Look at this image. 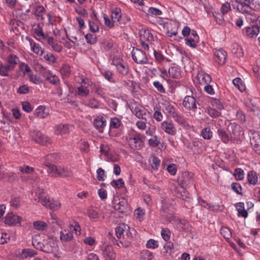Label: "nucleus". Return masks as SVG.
I'll use <instances>...</instances> for the list:
<instances>
[{"label": "nucleus", "instance_id": "obj_16", "mask_svg": "<svg viewBox=\"0 0 260 260\" xmlns=\"http://www.w3.org/2000/svg\"><path fill=\"white\" fill-rule=\"evenodd\" d=\"M182 104L186 109L189 110H194L197 109L196 100L192 96H186Z\"/></svg>", "mask_w": 260, "mask_h": 260}, {"label": "nucleus", "instance_id": "obj_50", "mask_svg": "<svg viewBox=\"0 0 260 260\" xmlns=\"http://www.w3.org/2000/svg\"><path fill=\"white\" fill-rule=\"evenodd\" d=\"M160 144V141L157 136L154 135L148 140V144L150 147H156Z\"/></svg>", "mask_w": 260, "mask_h": 260}, {"label": "nucleus", "instance_id": "obj_2", "mask_svg": "<svg viewBox=\"0 0 260 260\" xmlns=\"http://www.w3.org/2000/svg\"><path fill=\"white\" fill-rule=\"evenodd\" d=\"M47 165L49 167L48 173L53 177L72 178L73 176L72 172L67 168H57L56 166L51 165L49 163H47Z\"/></svg>", "mask_w": 260, "mask_h": 260}, {"label": "nucleus", "instance_id": "obj_5", "mask_svg": "<svg viewBox=\"0 0 260 260\" xmlns=\"http://www.w3.org/2000/svg\"><path fill=\"white\" fill-rule=\"evenodd\" d=\"M42 192L39 193V202H41L43 206L52 210H57L60 208V204L57 201L50 200L47 197L44 196Z\"/></svg>", "mask_w": 260, "mask_h": 260}, {"label": "nucleus", "instance_id": "obj_49", "mask_svg": "<svg viewBox=\"0 0 260 260\" xmlns=\"http://www.w3.org/2000/svg\"><path fill=\"white\" fill-rule=\"evenodd\" d=\"M46 80L48 81L50 83L53 85H57L59 82V79L55 75H53L51 73L48 72L46 76Z\"/></svg>", "mask_w": 260, "mask_h": 260}, {"label": "nucleus", "instance_id": "obj_30", "mask_svg": "<svg viewBox=\"0 0 260 260\" xmlns=\"http://www.w3.org/2000/svg\"><path fill=\"white\" fill-rule=\"evenodd\" d=\"M31 46V50L36 54L39 55H42L44 53V50L41 48L39 44L36 43L32 39H28Z\"/></svg>", "mask_w": 260, "mask_h": 260}, {"label": "nucleus", "instance_id": "obj_28", "mask_svg": "<svg viewBox=\"0 0 260 260\" xmlns=\"http://www.w3.org/2000/svg\"><path fill=\"white\" fill-rule=\"evenodd\" d=\"M153 54L156 62L159 64H162L164 61H170V60L165 57L159 51L154 50Z\"/></svg>", "mask_w": 260, "mask_h": 260}, {"label": "nucleus", "instance_id": "obj_11", "mask_svg": "<svg viewBox=\"0 0 260 260\" xmlns=\"http://www.w3.org/2000/svg\"><path fill=\"white\" fill-rule=\"evenodd\" d=\"M132 58L138 64H145L148 61L145 53L141 49L134 48L132 51Z\"/></svg>", "mask_w": 260, "mask_h": 260}, {"label": "nucleus", "instance_id": "obj_47", "mask_svg": "<svg viewBox=\"0 0 260 260\" xmlns=\"http://www.w3.org/2000/svg\"><path fill=\"white\" fill-rule=\"evenodd\" d=\"M60 72L63 77H68L71 72L70 67L68 64H63L60 69Z\"/></svg>", "mask_w": 260, "mask_h": 260}, {"label": "nucleus", "instance_id": "obj_37", "mask_svg": "<svg viewBox=\"0 0 260 260\" xmlns=\"http://www.w3.org/2000/svg\"><path fill=\"white\" fill-rule=\"evenodd\" d=\"M229 129L234 136L238 137L240 135V127L236 123H230L229 125Z\"/></svg>", "mask_w": 260, "mask_h": 260}, {"label": "nucleus", "instance_id": "obj_39", "mask_svg": "<svg viewBox=\"0 0 260 260\" xmlns=\"http://www.w3.org/2000/svg\"><path fill=\"white\" fill-rule=\"evenodd\" d=\"M33 225L35 229L40 231H44L47 227V224L44 221L40 220L34 222Z\"/></svg>", "mask_w": 260, "mask_h": 260}, {"label": "nucleus", "instance_id": "obj_18", "mask_svg": "<svg viewBox=\"0 0 260 260\" xmlns=\"http://www.w3.org/2000/svg\"><path fill=\"white\" fill-rule=\"evenodd\" d=\"M111 19L116 23L118 22V25L122 27L125 24V22L123 21L124 17H122L121 15V10L119 8H116L111 14Z\"/></svg>", "mask_w": 260, "mask_h": 260}, {"label": "nucleus", "instance_id": "obj_59", "mask_svg": "<svg viewBox=\"0 0 260 260\" xmlns=\"http://www.w3.org/2000/svg\"><path fill=\"white\" fill-rule=\"evenodd\" d=\"M210 102L212 106L217 108L219 110H222L223 109V106L219 100L216 99H212Z\"/></svg>", "mask_w": 260, "mask_h": 260}, {"label": "nucleus", "instance_id": "obj_9", "mask_svg": "<svg viewBox=\"0 0 260 260\" xmlns=\"http://www.w3.org/2000/svg\"><path fill=\"white\" fill-rule=\"evenodd\" d=\"M168 221L179 231H187L189 229V224L186 220L171 216L169 217Z\"/></svg>", "mask_w": 260, "mask_h": 260}, {"label": "nucleus", "instance_id": "obj_63", "mask_svg": "<svg viewBox=\"0 0 260 260\" xmlns=\"http://www.w3.org/2000/svg\"><path fill=\"white\" fill-rule=\"evenodd\" d=\"M232 189L238 194H242V187L239 183L234 182L232 184Z\"/></svg>", "mask_w": 260, "mask_h": 260}, {"label": "nucleus", "instance_id": "obj_60", "mask_svg": "<svg viewBox=\"0 0 260 260\" xmlns=\"http://www.w3.org/2000/svg\"><path fill=\"white\" fill-rule=\"evenodd\" d=\"M92 90L98 95H100L102 98H104L105 93L103 91V88L96 85H94L92 87Z\"/></svg>", "mask_w": 260, "mask_h": 260}, {"label": "nucleus", "instance_id": "obj_6", "mask_svg": "<svg viewBox=\"0 0 260 260\" xmlns=\"http://www.w3.org/2000/svg\"><path fill=\"white\" fill-rule=\"evenodd\" d=\"M114 209L120 213H124L129 209L127 200L124 198L115 197L113 200Z\"/></svg>", "mask_w": 260, "mask_h": 260}, {"label": "nucleus", "instance_id": "obj_29", "mask_svg": "<svg viewBox=\"0 0 260 260\" xmlns=\"http://www.w3.org/2000/svg\"><path fill=\"white\" fill-rule=\"evenodd\" d=\"M174 120L179 124L183 127L189 126L186 118L178 112L172 117Z\"/></svg>", "mask_w": 260, "mask_h": 260}, {"label": "nucleus", "instance_id": "obj_35", "mask_svg": "<svg viewBox=\"0 0 260 260\" xmlns=\"http://www.w3.org/2000/svg\"><path fill=\"white\" fill-rule=\"evenodd\" d=\"M114 42L110 40H103L101 42V47L105 51L110 50L113 47Z\"/></svg>", "mask_w": 260, "mask_h": 260}, {"label": "nucleus", "instance_id": "obj_32", "mask_svg": "<svg viewBox=\"0 0 260 260\" xmlns=\"http://www.w3.org/2000/svg\"><path fill=\"white\" fill-rule=\"evenodd\" d=\"M106 121L104 120L103 117H98L94 120V126L100 132H103V128L106 126Z\"/></svg>", "mask_w": 260, "mask_h": 260}, {"label": "nucleus", "instance_id": "obj_14", "mask_svg": "<svg viewBox=\"0 0 260 260\" xmlns=\"http://www.w3.org/2000/svg\"><path fill=\"white\" fill-rule=\"evenodd\" d=\"M250 144L253 146L256 153L260 154V133L254 132L250 137Z\"/></svg>", "mask_w": 260, "mask_h": 260}, {"label": "nucleus", "instance_id": "obj_22", "mask_svg": "<svg viewBox=\"0 0 260 260\" xmlns=\"http://www.w3.org/2000/svg\"><path fill=\"white\" fill-rule=\"evenodd\" d=\"M34 139L37 143L41 145H47L48 144L50 143L49 139L40 132L36 133Z\"/></svg>", "mask_w": 260, "mask_h": 260}, {"label": "nucleus", "instance_id": "obj_42", "mask_svg": "<svg viewBox=\"0 0 260 260\" xmlns=\"http://www.w3.org/2000/svg\"><path fill=\"white\" fill-rule=\"evenodd\" d=\"M37 254V252L31 249H24L21 253L22 258H27L28 257H33Z\"/></svg>", "mask_w": 260, "mask_h": 260}, {"label": "nucleus", "instance_id": "obj_1", "mask_svg": "<svg viewBox=\"0 0 260 260\" xmlns=\"http://www.w3.org/2000/svg\"><path fill=\"white\" fill-rule=\"evenodd\" d=\"M253 0H236L237 5L235 6L232 4L234 9L242 14L250 15L253 9Z\"/></svg>", "mask_w": 260, "mask_h": 260}, {"label": "nucleus", "instance_id": "obj_46", "mask_svg": "<svg viewBox=\"0 0 260 260\" xmlns=\"http://www.w3.org/2000/svg\"><path fill=\"white\" fill-rule=\"evenodd\" d=\"M201 135L204 139L210 140L212 137V132L210 128L205 127L202 129Z\"/></svg>", "mask_w": 260, "mask_h": 260}, {"label": "nucleus", "instance_id": "obj_61", "mask_svg": "<svg viewBox=\"0 0 260 260\" xmlns=\"http://www.w3.org/2000/svg\"><path fill=\"white\" fill-rule=\"evenodd\" d=\"M17 91L19 94H27L29 91V88L27 85L24 84L20 86L17 89Z\"/></svg>", "mask_w": 260, "mask_h": 260}, {"label": "nucleus", "instance_id": "obj_53", "mask_svg": "<svg viewBox=\"0 0 260 260\" xmlns=\"http://www.w3.org/2000/svg\"><path fill=\"white\" fill-rule=\"evenodd\" d=\"M234 175L237 180H242L244 176V171L241 168H237L235 170Z\"/></svg>", "mask_w": 260, "mask_h": 260}, {"label": "nucleus", "instance_id": "obj_54", "mask_svg": "<svg viewBox=\"0 0 260 260\" xmlns=\"http://www.w3.org/2000/svg\"><path fill=\"white\" fill-rule=\"evenodd\" d=\"M111 185L115 188H120L124 187V183L122 178H119L118 180H113L111 182Z\"/></svg>", "mask_w": 260, "mask_h": 260}, {"label": "nucleus", "instance_id": "obj_52", "mask_svg": "<svg viewBox=\"0 0 260 260\" xmlns=\"http://www.w3.org/2000/svg\"><path fill=\"white\" fill-rule=\"evenodd\" d=\"M223 15L218 12H214L213 13V16L216 21V23L219 25H223L224 23V20Z\"/></svg>", "mask_w": 260, "mask_h": 260}, {"label": "nucleus", "instance_id": "obj_10", "mask_svg": "<svg viewBox=\"0 0 260 260\" xmlns=\"http://www.w3.org/2000/svg\"><path fill=\"white\" fill-rule=\"evenodd\" d=\"M101 250L105 260H114L115 259L116 254L111 245L104 243L102 245Z\"/></svg>", "mask_w": 260, "mask_h": 260}, {"label": "nucleus", "instance_id": "obj_31", "mask_svg": "<svg viewBox=\"0 0 260 260\" xmlns=\"http://www.w3.org/2000/svg\"><path fill=\"white\" fill-rule=\"evenodd\" d=\"M87 215L92 221H96L99 218L98 211L96 209H94L92 207L88 208Z\"/></svg>", "mask_w": 260, "mask_h": 260}, {"label": "nucleus", "instance_id": "obj_36", "mask_svg": "<svg viewBox=\"0 0 260 260\" xmlns=\"http://www.w3.org/2000/svg\"><path fill=\"white\" fill-rule=\"evenodd\" d=\"M56 161V155L55 154H49L47 155L45 157V161L43 162V165L45 166L49 169V167L47 165V163H49L51 165H54L52 162Z\"/></svg>", "mask_w": 260, "mask_h": 260}, {"label": "nucleus", "instance_id": "obj_62", "mask_svg": "<svg viewBox=\"0 0 260 260\" xmlns=\"http://www.w3.org/2000/svg\"><path fill=\"white\" fill-rule=\"evenodd\" d=\"M231 10L230 3L225 2L223 4L221 7V11L223 15H225Z\"/></svg>", "mask_w": 260, "mask_h": 260}, {"label": "nucleus", "instance_id": "obj_26", "mask_svg": "<svg viewBox=\"0 0 260 260\" xmlns=\"http://www.w3.org/2000/svg\"><path fill=\"white\" fill-rule=\"evenodd\" d=\"M73 238L72 232L69 230H63L60 232V239L62 242L71 241Z\"/></svg>", "mask_w": 260, "mask_h": 260}, {"label": "nucleus", "instance_id": "obj_3", "mask_svg": "<svg viewBox=\"0 0 260 260\" xmlns=\"http://www.w3.org/2000/svg\"><path fill=\"white\" fill-rule=\"evenodd\" d=\"M131 110L133 113L138 118L147 121V119L150 117V113L148 111L137 103L131 104Z\"/></svg>", "mask_w": 260, "mask_h": 260}, {"label": "nucleus", "instance_id": "obj_38", "mask_svg": "<svg viewBox=\"0 0 260 260\" xmlns=\"http://www.w3.org/2000/svg\"><path fill=\"white\" fill-rule=\"evenodd\" d=\"M153 257L152 253L148 250H144L140 253L141 260H152Z\"/></svg>", "mask_w": 260, "mask_h": 260}, {"label": "nucleus", "instance_id": "obj_12", "mask_svg": "<svg viewBox=\"0 0 260 260\" xmlns=\"http://www.w3.org/2000/svg\"><path fill=\"white\" fill-rule=\"evenodd\" d=\"M112 63L116 67L117 71L120 74L126 76L129 73L128 64L120 58H114L112 60Z\"/></svg>", "mask_w": 260, "mask_h": 260}, {"label": "nucleus", "instance_id": "obj_64", "mask_svg": "<svg viewBox=\"0 0 260 260\" xmlns=\"http://www.w3.org/2000/svg\"><path fill=\"white\" fill-rule=\"evenodd\" d=\"M161 235L162 238L166 241H168L170 240L171 236V232L168 229H163L161 232Z\"/></svg>", "mask_w": 260, "mask_h": 260}, {"label": "nucleus", "instance_id": "obj_4", "mask_svg": "<svg viewBox=\"0 0 260 260\" xmlns=\"http://www.w3.org/2000/svg\"><path fill=\"white\" fill-rule=\"evenodd\" d=\"M145 138V136H143L140 134H136L127 138L126 140L132 149L140 150L143 146V142Z\"/></svg>", "mask_w": 260, "mask_h": 260}, {"label": "nucleus", "instance_id": "obj_21", "mask_svg": "<svg viewBox=\"0 0 260 260\" xmlns=\"http://www.w3.org/2000/svg\"><path fill=\"white\" fill-rule=\"evenodd\" d=\"M139 34L140 41H147L149 43L153 40V36L149 30L142 29L140 30Z\"/></svg>", "mask_w": 260, "mask_h": 260}, {"label": "nucleus", "instance_id": "obj_19", "mask_svg": "<svg viewBox=\"0 0 260 260\" xmlns=\"http://www.w3.org/2000/svg\"><path fill=\"white\" fill-rule=\"evenodd\" d=\"M161 128L166 133L171 135L174 136L176 134V129L172 122L164 121L161 123Z\"/></svg>", "mask_w": 260, "mask_h": 260}, {"label": "nucleus", "instance_id": "obj_27", "mask_svg": "<svg viewBox=\"0 0 260 260\" xmlns=\"http://www.w3.org/2000/svg\"><path fill=\"white\" fill-rule=\"evenodd\" d=\"M45 40L47 43L52 48V49L57 52H60L62 50V47L61 45L58 44L54 41L53 38L51 37H48L47 38H45Z\"/></svg>", "mask_w": 260, "mask_h": 260}, {"label": "nucleus", "instance_id": "obj_41", "mask_svg": "<svg viewBox=\"0 0 260 260\" xmlns=\"http://www.w3.org/2000/svg\"><path fill=\"white\" fill-rule=\"evenodd\" d=\"M126 226L124 224H120L115 229V233L117 238H121L124 236V233L126 232Z\"/></svg>", "mask_w": 260, "mask_h": 260}, {"label": "nucleus", "instance_id": "obj_20", "mask_svg": "<svg viewBox=\"0 0 260 260\" xmlns=\"http://www.w3.org/2000/svg\"><path fill=\"white\" fill-rule=\"evenodd\" d=\"M215 59L219 64L222 65L225 62L226 53L222 49L216 50L215 53Z\"/></svg>", "mask_w": 260, "mask_h": 260}, {"label": "nucleus", "instance_id": "obj_58", "mask_svg": "<svg viewBox=\"0 0 260 260\" xmlns=\"http://www.w3.org/2000/svg\"><path fill=\"white\" fill-rule=\"evenodd\" d=\"M220 233L222 236L226 239H229L232 237V233L230 230L226 227H223L221 229Z\"/></svg>", "mask_w": 260, "mask_h": 260}, {"label": "nucleus", "instance_id": "obj_44", "mask_svg": "<svg viewBox=\"0 0 260 260\" xmlns=\"http://www.w3.org/2000/svg\"><path fill=\"white\" fill-rule=\"evenodd\" d=\"M217 133L223 143H226L229 142L230 138L225 131L223 129L220 128L217 130Z\"/></svg>", "mask_w": 260, "mask_h": 260}, {"label": "nucleus", "instance_id": "obj_51", "mask_svg": "<svg viewBox=\"0 0 260 260\" xmlns=\"http://www.w3.org/2000/svg\"><path fill=\"white\" fill-rule=\"evenodd\" d=\"M234 85L236 86L240 91H243L245 90V86L242 83V80L239 78H237L233 80Z\"/></svg>", "mask_w": 260, "mask_h": 260}, {"label": "nucleus", "instance_id": "obj_34", "mask_svg": "<svg viewBox=\"0 0 260 260\" xmlns=\"http://www.w3.org/2000/svg\"><path fill=\"white\" fill-rule=\"evenodd\" d=\"M44 241L43 242L41 241L40 236L35 235L32 239V244L37 249L41 250L42 247L44 244Z\"/></svg>", "mask_w": 260, "mask_h": 260}, {"label": "nucleus", "instance_id": "obj_48", "mask_svg": "<svg viewBox=\"0 0 260 260\" xmlns=\"http://www.w3.org/2000/svg\"><path fill=\"white\" fill-rule=\"evenodd\" d=\"M85 40L88 44H94L97 42V37L95 35L87 34L85 36Z\"/></svg>", "mask_w": 260, "mask_h": 260}, {"label": "nucleus", "instance_id": "obj_23", "mask_svg": "<svg viewBox=\"0 0 260 260\" xmlns=\"http://www.w3.org/2000/svg\"><path fill=\"white\" fill-rule=\"evenodd\" d=\"M72 126L68 124H59L56 126L55 134L63 135L69 134Z\"/></svg>", "mask_w": 260, "mask_h": 260}, {"label": "nucleus", "instance_id": "obj_57", "mask_svg": "<svg viewBox=\"0 0 260 260\" xmlns=\"http://www.w3.org/2000/svg\"><path fill=\"white\" fill-rule=\"evenodd\" d=\"M29 77L30 81L35 84H39L43 82L40 77L37 75L31 74L29 75Z\"/></svg>", "mask_w": 260, "mask_h": 260}, {"label": "nucleus", "instance_id": "obj_40", "mask_svg": "<svg viewBox=\"0 0 260 260\" xmlns=\"http://www.w3.org/2000/svg\"><path fill=\"white\" fill-rule=\"evenodd\" d=\"M257 176L256 173L253 171H250L247 175V180L249 184L255 185L257 182Z\"/></svg>", "mask_w": 260, "mask_h": 260}, {"label": "nucleus", "instance_id": "obj_33", "mask_svg": "<svg viewBox=\"0 0 260 260\" xmlns=\"http://www.w3.org/2000/svg\"><path fill=\"white\" fill-rule=\"evenodd\" d=\"M169 75L170 77L178 79L181 77V72L180 69L177 67H172L168 71Z\"/></svg>", "mask_w": 260, "mask_h": 260}, {"label": "nucleus", "instance_id": "obj_25", "mask_svg": "<svg viewBox=\"0 0 260 260\" xmlns=\"http://www.w3.org/2000/svg\"><path fill=\"white\" fill-rule=\"evenodd\" d=\"M259 31V27L257 25H253L251 26L246 27L245 28L246 34L250 38L256 37Z\"/></svg>", "mask_w": 260, "mask_h": 260}, {"label": "nucleus", "instance_id": "obj_55", "mask_svg": "<svg viewBox=\"0 0 260 260\" xmlns=\"http://www.w3.org/2000/svg\"><path fill=\"white\" fill-rule=\"evenodd\" d=\"M207 113L210 116L213 118H217L221 115V113L220 112L211 107L207 108Z\"/></svg>", "mask_w": 260, "mask_h": 260}, {"label": "nucleus", "instance_id": "obj_45", "mask_svg": "<svg viewBox=\"0 0 260 260\" xmlns=\"http://www.w3.org/2000/svg\"><path fill=\"white\" fill-rule=\"evenodd\" d=\"M7 60L8 63H9V64L12 66L14 68L19 61V58L16 55L14 54H10V55H9Z\"/></svg>", "mask_w": 260, "mask_h": 260}, {"label": "nucleus", "instance_id": "obj_17", "mask_svg": "<svg viewBox=\"0 0 260 260\" xmlns=\"http://www.w3.org/2000/svg\"><path fill=\"white\" fill-rule=\"evenodd\" d=\"M162 111L168 117H173L178 111L170 103L166 102L162 104Z\"/></svg>", "mask_w": 260, "mask_h": 260}, {"label": "nucleus", "instance_id": "obj_13", "mask_svg": "<svg viewBox=\"0 0 260 260\" xmlns=\"http://www.w3.org/2000/svg\"><path fill=\"white\" fill-rule=\"evenodd\" d=\"M161 212L162 215L166 217L168 221L169 217L173 216V206L170 203L169 199L164 200L162 203Z\"/></svg>", "mask_w": 260, "mask_h": 260}, {"label": "nucleus", "instance_id": "obj_15", "mask_svg": "<svg viewBox=\"0 0 260 260\" xmlns=\"http://www.w3.org/2000/svg\"><path fill=\"white\" fill-rule=\"evenodd\" d=\"M20 216L13 213H9L5 217V223L9 225H16L20 223Z\"/></svg>", "mask_w": 260, "mask_h": 260}, {"label": "nucleus", "instance_id": "obj_43", "mask_svg": "<svg viewBox=\"0 0 260 260\" xmlns=\"http://www.w3.org/2000/svg\"><path fill=\"white\" fill-rule=\"evenodd\" d=\"M45 108L44 106H39L35 111V115L40 118H44L46 117L47 114L45 112Z\"/></svg>", "mask_w": 260, "mask_h": 260}, {"label": "nucleus", "instance_id": "obj_56", "mask_svg": "<svg viewBox=\"0 0 260 260\" xmlns=\"http://www.w3.org/2000/svg\"><path fill=\"white\" fill-rule=\"evenodd\" d=\"M89 93V90L86 87H83V85L79 86L78 88V94L81 96L86 97Z\"/></svg>", "mask_w": 260, "mask_h": 260}, {"label": "nucleus", "instance_id": "obj_24", "mask_svg": "<svg viewBox=\"0 0 260 260\" xmlns=\"http://www.w3.org/2000/svg\"><path fill=\"white\" fill-rule=\"evenodd\" d=\"M55 249V244L51 239L44 241V244L41 251L46 253H52Z\"/></svg>", "mask_w": 260, "mask_h": 260}, {"label": "nucleus", "instance_id": "obj_7", "mask_svg": "<svg viewBox=\"0 0 260 260\" xmlns=\"http://www.w3.org/2000/svg\"><path fill=\"white\" fill-rule=\"evenodd\" d=\"M180 187L187 188L193 184V174L188 172H183L178 179Z\"/></svg>", "mask_w": 260, "mask_h": 260}, {"label": "nucleus", "instance_id": "obj_8", "mask_svg": "<svg viewBox=\"0 0 260 260\" xmlns=\"http://www.w3.org/2000/svg\"><path fill=\"white\" fill-rule=\"evenodd\" d=\"M184 188H185L177 186L175 184H173L171 186V189L174 196L183 201L189 202L191 200V198L188 193L185 190Z\"/></svg>", "mask_w": 260, "mask_h": 260}]
</instances>
